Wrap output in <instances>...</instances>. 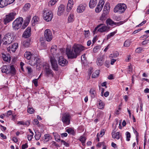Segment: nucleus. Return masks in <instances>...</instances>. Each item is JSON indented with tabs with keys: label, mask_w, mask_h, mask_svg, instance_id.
Listing matches in <instances>:
<instances>
[{
	"label": "nucleus",
	"mask_w": 149,
	"mask_h": 149,
	"mask_svg": "<svg viewBox=\"0 0 149 149\" xmlns=\"http://www.w3.org/2000/svg\"><path fill=\"white\" fill-rule=\"evenodd\" d=\"M41 136V134L39 133L38 134H36L35 135V139L36 140H38L40 139V138Z\"/></svg>",
	"instance_id": "09e8293b"
},
{
	"label": "nucleus",
	"mask_w": 149,
	"mask_h": 149,
	"mask_svg": "<svg viewBox=\"0 0 149 149\" xmlns=\"http://www.w3.org/2000/svg\"><path fill=\"white\" fill-rule=\"evenodd\" d=\"M29 61V64L32 66L36 65L37 69L41 68L42 61L39 57H35L34 56H32Z\"/></svg>",
	"instance_id": "f03ea898"
},
{
	"label": "nucleus",
	"mask_w": 149,
	"mask_h": 149,
	"mask_svg": "<svg viewBox=\"0 0 149 149\" xmlns=\"http://www.w3.org/2000/svg\"><path fill=\"white\" fill-rule=\"evenodd\" d=\"M130 44V41L129 40H127L124 43V45L125 47H128Z\"/></svg>",
	"instance_id": "c03bdc74"
},
{
	"label": "nucleus",
	"mask_w": 149,
	"mask_h": 149,
	"mask_svg": "<svg viewBox=\"0 0 149 149\" xmlns=\"http://www.w3.org/2000/svg\"><path fill=\"white\" fill-rule=\"evenodd\" d=\"M111 134L113 138L116 139H119L121 136V134H120V132H116L114 130L112 131Z\"/></svg>",
	"instance_id": "f3484780"
},
{
	"label": "nucleus",
	"mask_w": 149,
	"mask_h": 149,
	"mask_svg": "<svg viewBox=\"0 0 149 149\" xmlns=\"http://www.w3.org/2000/svg\"><path fill=\"white\" fill-rule=\"evenodd\" d=\"M39 19L38 17L36 16H34L32 19V25L34 26L36 24H38V21Z\"/></svg>",
	"instance_id": "c756f323"
},
{
	"label": "nucleus",
	"mask_w": 149,
	"mask_h": 149,
	"mask_svg": "<svg viewBox=\"0 0 149 149\" xmlns=\"http://www.w3.org/2000/svg\"><path fill=\"white\" fill-rule=\"evenodd\" d=\"M18 47V44L17 43H14L8 47L7 48V49L8 51L10 52V53L11 52V51L12 52H14L17 49Z\"/></svg>",
	"instance_id": "ddd939ff"
},
{
	"label": "nucleus",
	"mask_w": 149,
	"mask_h": 149,
	"mask_svg": "<svg viewBox=\"0 0 149 149\" xmlns=\"http://www.w3.org/2000/svg\"><path fill=\"white\" fill-rule=\"evenodd\" d=\"M71 116L70 113H65L62 116L61 120L64 125H69L70 123Z\"/></svg>",
	"instance_id": "20e7f679"
},
{
	"label": "nucleus",
	"mask_w": 149,
	"mask_h": 149,
	"mask_svg": "<svg viewBox=\"0 0 149 149\" xmlns=\"http://www.w3.org/2000/svg\"><path fill=\"white\" fill-rule=\"evenodd\" d=\"M65 8V6L63 4L60 5L59 6L58 11L57 13L58 16H61L63 15L64 13Z\"/></svg>",
	"instance_id": "2eb2a0df"
},
{
	"label": "nucleus",
	"mask_w": 149,
	"mask_h": 149,
	"mask_svg": "<svg viewBox=\"0 0 149 149\" xmlns=\"http://www.w3.org/2000/svg\"><path fill=\"white\" fill-rule=\"evenodd\" d=\"M143 48L141 47H139L137 48L136 50V52L137 53H140L143 50Z\"/></svg>",
	"instance_id": "6e6d98bb"
},
{
	"label": "nucleus",
	"mask_w": 149,
	"mask_h": 149,
	"mask_svg": "<svg viewBox=\"0 0 149 149\" xmlns=\"http://www.w3.org/2000/svg\"><path fill=\"white\" fill-rule=\"evenodd\" d=\"M100 46H97L95 47L93 49V51L94 53L97 52L100 49Z\"/></svg>",
	"instance_id": "a18cd8bd"
},
{
	"label": "nucleus",
	"mask_w": 149,
	"mask_h": 149,
	"mask_svg": "<svg viewBox=\"0 0 149 149\" xmlns=\"http://www.w3.org/2000/svg\"><path fill=\"white\" fill-rule=\"evenodd\" d=\"M127 69L129 72H132V66L131 64H130V65L128 66Z\"/></svg>",
	"instance_id": "bf43d9fd"
},
{
	"label": "nucleus",
	"mask_w": 149,
	"mask_h": 149,
	"mask_svg": "<svg viewBox=\"0 0 149 149\" xmlns=\"http://www.w3.org/2000/svg\"><path fill=\"white\" fill-rule=\"evenodd\" d=\"M127 8L125 4L123 3H119L114 7L113 12L115 13L119 14H122L125 12Z\"/></svg>",
	"instance_id": "7ed1b4c3"
},
{
	"label": "nucleus",
	"mask_w": 149,
	"mask_h": 149,
	"mask_svg": "<svg viewBox=\"0 0 149 149\" xmlns=\"http://www.w3.org/2000/svg\"><path fill=\"white\" fill-rule=\"evenodd\" d=\"M30 39H26L22 42V45L25 47H28L30 45Z\"/></svg>",
	"instance_id": "a878e982"
},
{
	"label": "nucleus",
	"mask_w": 149,
	"mask_h": 149,
	"mask_svg": "<svg viewBox=\"0 0 149 149\" xmlns=\"http://www.w3.org/2000/svg\"><path fill=\"white\" fill-rule=\"evenodd\" d=\"M9 66L4 65L1 68V71L2 73H5L6 74H9Z\"/></svg>",
	"instance_id": "412c9836"
},
{
	"label": "nucleus",
	"mask_w": 149,
	"mask_h": 149,
	"mask_svg": "<svg viewBox=\"0 0 149 149\" xmlns=\"http://www.w3.org/2000/svg\"><path fill=\"white\" fill-rule=\"evenodd\" d=\"M14 38L12 36L10 33H8L4 36L3 38V45H8L11 44L13 42Z\"/></svg>",
	"instance_id": "39448f33"
},
{
	"label": "nucleus",
	"mask_w": 149,
	"mask_h": 149,
	"mask_svg": "<svg viewBox=\"0 0 149 149\" xmlns=\"http://www.w3.org/2000/svg\"><path fill=\"white\" fill-rule=\"evenodd\" d=\"M24 57L26 58L27 59L29 60L32 56V55L31 53L29 52L26 51L24 54Z\"/></svg>",
	"instance_id": "c85d7f7f"
},
{
	"label": "nucleus",
	"mask_w": 149,
	"mask_h": 149,
	"mask_svg": "<svg viewBox=\"0 0 149 149\" xmlns=\"http://www.w3.org/2000/svg\"><path fill=\"white\" fill-rule=\"evenodd\" d=\"M51 139L50 135L48 134H46L44 135V140L46 142H47Z\"/></svg>",
	"instance_id": "473e14b6"
},
{
	"label": "nucleus",
	"mask_w": 149,
	"mask_h": 149,
	"mask_svg": "<svg viewBox=\"0 0 149 149\" xmlns=\"http://www.w3.org/2000/svg\"><path fill=\"white\" fill-rule=\"evenodd\" d=\"M33 83L34 84L35 86H38V79H35L32 81Z\"/></svg>",
	"instance_id": "4d7b16f0"
},
{
	"label": "nucleus",
	"mask_w": 149,
	"mask_h": 149,
	"mask_svg": "<svg viewBox=\"0 0 149 149\" xmlns=\"http://www.w3.org/2000/svg\"><path fill=\"white\" fill-rule=\"evenodd\" d=\"M2 57L3 60L5 61L8 62L10 60L11 58L8 54H3Z\"/></svg>",
	"instance_id": "393cba45"
},
{
	"label": "nucleus",
	"mask_w": 149,
	"mask_h": 149,
	"mask_svg": "<svg viewBox=\"0 0 149 149\" xmlns=\"http://www.w3.org/2000/svg\"><path fill=\"white\" fill-rule=\"evenodd\" d=\"M9 5L6 0H0V7L3 8Z\"/></svg>",
	"instance_id": "b1692460"
},
{
	"label": "nucleus",
	"mask_w": 149,
	"mask_h": 149,
	"mask_svg": "<svg viewBox=\"0 0 149 149\" xmlns=\"http://www.w3.org/2000/svg\"><path fill=\"white\" fill-rule=\"evenodd\" d=\"M97 3V0H90L89 3V6L91 8H93L96 6Z\"/></svg>",
	"instance_id": "6ab92c4d"
},
{
	"label": "nucleus",
	"mask_w": 149,
	"mask_h": 149,
	"mask_svg": "<svg viewBox=\"0 0 149 149\" xmlns=\"http://www.w3.org/2000/svg\"><path fill=\"white\" fill-rule=\"evenodd\" d=\"M44 36L47 41H50L52 40V35L51 31L49 29H47L45 31Z\"/></svg>",
	"instance_id": "9d476101"
},
{
	"label": "nucleus",
	"mask_w": 149,
	"mask_h": 149,
	"mask_svg": "<svg viewBox=\"0 0 149 149\" xmlns=\"http://www.w3.org/2000/svg\"><path fill=\"white\" fill-rule=\"evenodd\" d=\"M99 71L98 70H96L94 72L92 76V77L93 78H95L97 77L99 75Z\"/></svg>",
	"instance_id": "a19ab883"
},
{
	"label": "nucleus",
	"mask_w": 149,
	"mask_h": 149,
	"mask_svg": "<svg viewBox=\"0 0 149 149\" xmlns=\"http://www.w3.org/2000/svg\"><path fill=\"white\" fill-rule=\"evenodd\" d=\"M86 140V138L85 136H81L80 137L79 140L82 143H83L85 142Z\"/></svg>",
	"instance_id": "79ce46f5"
},
{
	"label": "nucleus",
	"mask_w": 149,
	"mask_h": 149,
	"mask_svg": "<svg viewBox=\"0 0 149 149\" xmlns=\"http://www.w3.org/2000/svg\"><path fill=\"white\" fill-rule=\"evenodd\" d=\"M24 19L22 17L16 19L13 23V28L15 30H17L22 26Z\"/></svg>",
	"instance_id": "423d86ee"
},
{
	"label": "nucleus",
	"mask_w": 149,
	"mask_h": 149,
	"mask_svg": "<svg viewBox=\"0 0 149 149\" xmlns=\"http://www.w3.org/2000/svg\"><path fill=\"white\" fill-rule=\"evenodd\" d=\"M90 93L91 97L93 98H94L96 93L95 90L93 88H91L90 91Z\"/></svg>",
	"instance_id": "2f4dec72"
},
{
	"label": "nucleus",
	"mask_w": 149,
	"mask_h": 149,
	"mask_svg": "<svg viewBox=\"0 0 149 149\" xmlns=\"http://www.w3.org/2000/svg\"><path fill=\"white\" fill-rule=\"evenodd\" d=\"M74 15L72 13L70 14L68 17V22H73L74 20Z\"/></svg>",
	"instance_id": "7c9ffc66"
},
{
	"label": "nucleus",
	"mask_w": 149,
	"mask_h": 149,
	"mask_svg": "<svg viewBox=\"0 0 149 149\" xmlns=\"http://www.w3.org/2000/svg\"><path fill=\"white\" fill-rule=\"evenodd\" d=\"M31 29L30 27H28L23 32L22 36L25 38H29L31 36Z\"/></svg>",
	"instance_id": "f8f14e48"
},
{
	"label": "nucleus",
	"mask_w": 149,
	"mask_h": 149,
	"mask_svg": "<svg viewBox=\"0 0 149 149\" xmlns=\"http://www.w3.org/2000/svg\"><path fill=\"white\" fill-rule=\"evenodd\" d=\"M50 62L53 69L55 71H58V65L56 61L54 58L51 57L50 58Z\"/></svg>",
	"instance_id": "9b49d317"
},
{
	"label": "nucleus",
	"mask_w": 149,
	"mask_h": 149,
	"mask_svg": "<svg viewBox=\"0 0 149 149\" xmlns=\"http://www.w3.org/2000/svg\"><path fill=\"white\" fill-rule=\"evenodd\" d=\"M105 133V130H102L100 132V133L99 136L100 137H102Z\"/></svg>",
	"instance_id": "680f3d73"
},
{
	"label": "nucleus",
	"mask_w": 149,
	"mask_h": 149,
	"mask_svg": "<svg viewBox=\"0 0 149 149\" xmlns=\"http://www.w3.org/2000/svg\"><path fill=\"white\" fill-rule=\"evenodd\" d=\"M104 58L102 57L98 58H97L96 63L97 65L99 66H101L102 65L104 62Z\"/></svg>",
	"instance_id": "5701e85b"
},
{
	"label": "nucleus",
	"mask_w": 149,
	"mask_h": 149,
	"mask_svg": "<svg viewBox=\"0 0 149 149\" xmlns=\"http://www.w3.org/2000/svg\"><path fill=\"white\" fill-rule=\"evenodd\" d=\"M8 70L9 71V74L13 75H15L16 74V70L13 65L9 66Z\"/></svg>",
	"instance_id": "4be33fe9"
},
{
	"label": "nucleus",
	"mask_w": 149,
	"mask_h": 149,
	"mask_svg": "<svg viewBox=\"0 0 149 149\" xmlns=\"http://www.w3.org/2000/svg\"><path fill=\"white\" fill-rule=\"evenodd\" d=\"M73 3L72 4H67L66 11L67 12H69L73 7Z\"/></svg>",
	"instance_id": "4c0bfd02"
},
{
	"label": "nucleus",
	"mask_w": 149,
	"mask_h": 149,
	"mask_svg": "<svg viewBox=\"0 0 149 149\" xmlns=\"http://www.w3.org/2000/svg\"><path fill=\"white\" fill-rule=\"evenodd\" d=\"M110 28V27L106 25H103L98 29V31L101 33L108 32L109 31Z\"/></svg>",
	"instance_id": "a211bd4d"
},
{
	"label": "nucleus",
	"mask_w": 149,
	"mask_h": 149,
	"mask_svg": "<svg viewBox=\"0 0 149 149\" xmlns=\"http://www.w3.org/2000/svg\"><path fill=\"white\" fill-rule=\"evenodd\" d=\"M16 15L15 12H12L6 15V17L4 19V24L6 25L10 22L12 21L14 18L15 16Z\"/></svg>",
	"instance_id": "1a4fd4ad"
},
{
	"label": "nucleus",
	"mask_w": 149,
	"mask_h": 149,
	"mask_svg": "<svg viewBox=\"0 0 149 149\" xmlns=\"http://www.w3.org/2000/svg\"><path fill=\"white\" fill-rule=\"evenodd\" d=\"M32 123L34 125H37L39 123L38 120L36 119H34L32 121Z\"/></svg>",
	"instance_id": "5fc2aeb1"
},
{
	"label": "nucleus",
	"mask_w": 149,
	"mask_h": 149,
	"mask_svg": "<svg viewBox=\"0 0 149 149\" xmlns=\"http://www.w3.org/2000/svg\"><path fill=\"white\" fill-rule=\"evenodd\" d=\"M126 140L127 141H130L131 137L130 133L128 132H127L126 133Z\"/></svg>",
	"instance_id": "37998d69"
},
{
	"label": "nucleus",
	"mask_w": 149,
	"mask_h": 149,
	"mask_svg": "<svg viewBox=\"0 0 149 149\" xmlns=\"http://www.w3.org/2000/svg\"><path fill=\"white\" fill-rule=\"evenodd\" d=\"M86 5L85 3H82L78 6L77 9V11L79 13L83 12L86 9Z\"/></svg>",
	"instance_id": "dca6fc26"
},
{
	"label": "nucleus",
	"mask_w": 149,
	"mask_h": 149,
	"mask_svg": "<svg viewBox=\"0 0 149 149\" xmlns=\"http://www.w3.org/2000/svg\"><path fill=\"white\" fill-rule=\"evenodd\" d=\"M102 8L100 6L99 4H98L95 9V11L97 13L100 12L102 10Z\"/></svg>",
	"instance_id": "ea45409f"
},
{
	"label": "nucleus",
	"mask_w": 149,
	"mask_h": 149,
	"mask_svg": "<svg viewBox=\"0 0 149 149\" xmlns=\"http://www.w3.org/2000/svg\"><path fill=\"white\" fill-rule=\"evenodd\" d=\"M31 19V16L29 15L26 17V19L24 20V22L29 24Z\"/></svg>",
	"instance_id": "49530a36"
},
{
	"label": "nucleus",
	"mask_w": 149,
	"mask_h": 149,
	"mask_svg": "<svg viewBox=\"0 0 149 149\" xmlns=\"http://www.w3.org/2000/svg\"><path fill=\"white\" fill-rule=\"evenodd\" d=\"M110 6L109 3H107L105 5L104 10L105 13H108L110 10Z\"/></svg>",
	"instance_id": "aec40b11"
},
{
	"label": "nucleus",
	"mask_w": 149,
	"mask_h": 149,
	"mask_svg": "<svg viewBox=\"0 0 149 149\" xmlns=\"http://www.w3.org/2000/svg\"><path fill=\"white\" fill-rule=\"evenodd\" d=\"M33 135L34 134H32L30 135H28L27 138L29 141H30L31 140L33 137Z\"/></svg>",
	"instance_id": "69168bd1"
},
{
	"label": "nucleus",
	"mask_w": 149,
	"mask_h": 149,
	"mask_svg": "<svg viewBox=\"0 0 149 149\" xmlns=\"http://www.w3.org/2000/svg\"><path fill=\"white\" fill-rule=\"evenodd\" d=\"M57 1V0H50L48 3V5L52 6L55 4Z\"/></svg>",
	"instance_id": "58836bf2"
},
{
	"label": "nucleus",
	"mask_w": 149,
	"mask_h": 149,
	"mask_svg": "<svg viewBox=\"0 0 149 149\" xmlns=\"http://www.w3.org/2000/svg\"><path fill=\"white\" fill-rule=\"evenodd\" d=\"M85 49V47L81 45L75 44L71 48H66V54L68 59H72L76 58L80 52Z\"/></svg>",
	"instance_id": "f257e3e1"
},
{
	"label": "nucleus",
	"mask_w": 149,
	"mask_h": 149,
	"mask_svg": "<svg viewBox=\"0 0 149 149\" xmlns=\"http://www.w3.org/2000/svg\"><path fill=\"white\" fill-rule=\"evenodd\" d=\"M53 134L54 137L55 139H60V135L56 132L53 133Z\"/></svg>",
	"instance_id": "de8ad7c7"
},
{
	"label": "nucleus",
	"mask_w": 149,
	"mask_h": 149,
	"mask_svg": "<svg viewBox=\"0 0 149 149\" xmlns=\"http://www.w3.org/2000/svg\"><path fill=\"white\" fill-rule=\"evenodd\" d=\"M30 7V5L29 3H27L25 4L23 7V9L25 11H26L29 10Z\"/></svg>",
	"instance_id": "e433bc0d"
},
{
	"label": "nucleus",
	"mask_w": 149,
	"mask_h": 149,
	"mask_svg": "<svg viewBox=\"0 0 149 149\" xmlns=\"http://www.w3.org/2000/svg\"><path fill=\"white\" fill-rule=\"evenodd\" d=\"M116 31L117 30H116V31L111 32L107 36V39L108 40L113 36L116 33Z\"/></svg>",
	"instance_id": "c9c22d12"
},
{
	"label": "nucleus",
	"mask_w": 149,
	"mask_h": 149,
	"mask_svg": "<svg viewBox=\"0 0 149 149\" xmlns=\"http://www.w3.org/2000/svg\"><path fill=\"white\" fill-rule=\"evenodd\" d=\"M119 55V54L118 52H116L115 53H114L113 54H111L110 55V57H116L118 56Z\"/></svg>",
	"instance_id": "603ef678"
},
{
	"label": "nucleus",
	"mask_w": 149,
	"mask_h": 149,
	"mask_svg": "<svg viewBox=\"0 0 149 149\" xmlns=\"http://www.w3.org/2000/svg\"><path fill=\"white\" fill-rule=\"evenodd\" d=\"M53 17V14L51 11L45 10L44 11L43 18L47 22L51 21Z\"/></svg>",
	"instance_id": "0eeeda50"
},
{
	"label": "nucleus",
	"mask_w": 149,
	"mask_h": 149,
	"mask_svg": "<svg viewBox=\"0 0 149 149\" xmlns=\"http://www.w3.org/2000/svg\"><path fill=\"white\" fill-rule=\"evenodd\" d=\"M26 69L27 70L28 73L31 74L33 71L31 68L29 66H27L26 67Z\"/></svg>",
	"instance_id": "3c124183"
},
{
	"label": "nucleus",
	"mask_w": 149,
	"mask_h": 149,
	"mask_svg": "<svg viewBox=\"0 0 149 149\" xmlns=\"http://www.w3.org/2000/svg\"><path fill=\"white\" fill-rule=\"evenodd\" d=\"M84 35L85 37L88 36V35L89 34L90 31L89 30L88 31H84Z\"/></svg>",
	"instance_id": "338daca9"
},
{
	"label": "nucleus",
	"mask_w": 149,
	"mask_h": 149,
	"mask_svg": "<svg viewBox=\"0 0 149 149\" xmlns=\"http://www.w3.org/2000/svg\"><path fill=\"white\" fill-rule=\"evenodd\" d=\"M66 131L69 134H70L72 135H74L75 134V132L74 129L72 128H70L68 129Z\"/></svg>",
	"instance_id": "f704fd0d"
},
{
	"label": "nucleus",
	"mask_w": 149,
	"mask_h": 149,
	"mask_svg": "<svg viewBox=\"0 0 149 149\" xmlns=\"http://www.w3.org/2000/svg\"><path fill=\"white\" fill-rule=\"evenodd\" d=\"M61 142L63 143L64 145L66 147H68L69 146V144L68 143L66 142L65 141L61 140Z\"/></svg>",
	"instance_id": "13d9d810"
},
{
	"label": "nucleus",
	"mask_w": 149,
	"mask_h": 149,
	"mask_svg": "<svg viewBox=\"0 0 149 149\" xmlns=\"http://www.w3.org/2000/svg\"><path fill=\"white\" fill-rule=\"evenodd\" d=\"M114 22L111 19L109 18L107 19L106 20L107 24L111 26H113L114 24Z\"/></svg>",
	"instance_id": "72a5a7b5"
},
{
	"label": "nucleus",
	"mask_w": 149,
	"mask_h": 149,
	"mask_svg": "<svg viewBox=\"0 0 149 149\" xmlns=\"http://www.w3.org/2000/svg\"><path fill=\"white\" fill-rule=\"evenodd\" d=\"M42 66L45 71L46 75L48 76L51 74L53 76V74L52 70L50 68L49 66L47 63L44 62L42 63Z\"/></svg>",
	"instance_id": "6e6552de"
},
{
	"label": "nucleus",
	"mask_w": 149,
	"mask_h": 149,
	"mask_svg": "<svg viewBox=\"0 0 149 149\" xmlns=\"http://www.w3.org/2000/svg\"><path fill=\"white\" fill-rule=\"evenodd\" d=\"M97 36L94 37L92 40V45H94L95 42H96V41L97 40Z\"/></svg>",
	"instance_id": "052dcab7"
},
{
	"label": "nucleus",
	"mask_w": 149,
	"mask_h": 149,
	"mask_svg": "<svg viewBox=\"0 0 149 149\" xmlns=\"http://www.w3.org/2000/svg\"><path fill=\"white\" fill-rule=\"evenodd\" d=\"M28 24L24 22V23L22 27V29H24L28 26Z\"/></svg>",
	"instance_id": "0e129e2a"
},
{
	"label": "nucleus",
	"mask_w": 149,
	"mask_h": 149,
	"mask_svg": "<svg viewBox=\"0 0 149 149\" xmlns=\"http://www.w3.org/2000/svg\"><path fill=\"white\" fill-rule=\"evenodd\" d=\"M57 48V46L56 45H53L52 47L50 49L51 52L53 55L56 54V49Z\"/></svg>",
	"instance_id": "cd10ccee"
},
{
	"label": "nucleus",
	"mask_w": 149,
	"mask_h": 149,
	"mask_svg": "<svg viewBox=\"0 0 149 149\" xmlns=\"http://www.w3.org/2000/svg\"><path fill=\"white\" fill-rule=\"evenodd\" d=\"M68 63L66 60L62 56H60L58 60V63L59 65L62 66L66 65Z\"/></svg>",
	"instance_id": "4468645a"
},
{
	"label": "nucleus",
	"mask_w": 149,
	"mask_h": 149,
	"mask_svg": "<svg viewBox=\"0 0 149 149\" xmlns=\"http://www.w3.org/2000/svg\"><path fill=\"white\" fill-rule=\"evenodd\" d=\"M31 121L30 120H27L24 122V125H25L27 126H29V125Z\"/></svg>",
	"instance_id": "774afa93"
},
{
	"label": "nucleus",
	"mask_w": 149,
	"mask_h": 149,
	"mask_svg": "<svg viewBox=\"0 0 149 149\" xmlns=\"http://www.w3.org/2000/svg\"><path fill=\"white\" fill-rule=\"evenodd\" d=\"M56 142L54 141H52L50 143V147L51 148H53V146H55Z\"/></svg>",
	"instance_id": "e2e57ef3"
},
{
	"label": "nucleus",
	"mask_w": 149,
	"mask_h": 149,
	"mask_svg": "<svg viewBox=\"0 0 149 149\" xmlns=\"http://www.w3.org/2000/svg\"><path fill=\"white\" fill-rule=\"evenodd\" d=\"M34 109L33 108H29L27 109V112L29 113L32 114L34 113Z\"/></svg>",
	"instance_id": "8fccbe9b"
},
{
	"label": "nucleus",
	"mask_w": 149,
	"mask_h": 149,
	"mask_svg": "<svg viewBox=\"0 0 149 149\" xmlns=\"http://www.w3.org/2000/svg\"><path fill=\"white\" fill-rule=\"evenodd\" d=\"M104 1L103 0H100V1L99 2L98 4H99L100 6L103 8V5L104 4Z\"/></svg>",
	"instance_id": "864d4df0"
},
{
	"label": "nucleus",
	"mask_w": 149,
	"mask_h": 149,
	"mask_svg": "<svg viewBox=\"0 0 149 149\" xmlns=\"http://www.w3.org/2000/svg\"><path fill=\"white\" fill-rule=\"evenodd\" d=\"M98 102V103L97 105L98 108L101 109H104L105 105L104 103L103 102L100 100H99Z\"/></svg>",
	"instance_id": "bb28decb"
}]
</instances>
